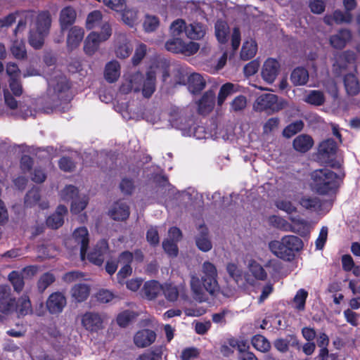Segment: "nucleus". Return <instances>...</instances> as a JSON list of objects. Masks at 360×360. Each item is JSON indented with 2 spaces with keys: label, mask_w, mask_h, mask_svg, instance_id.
<instances>
[{
  "label": "nucleus",
  "mask_w": 360,
  "mask_h": 360,
  "mask_svg": "<svg viewBox=\"0 0 360 360\" xmlns=\"http://www.w3.org/2000/svg\"><path fill=\"white\" fill-rule=\"evenodd\" d=\"M335 142L332 139H327L321 142L319 147V155L320 158L328 162L336 151Z\"/></svg>",
  "instance_id": "obj_26"
},
{
  "label": "nucleus",
  "mask_w": 360,
  "mask_h": 360,
  "mask_svg": "<svg viewBox=\"0 0 360 360\" xmlns=\"http://www.w3.org/2000/svg\"><path fill=\"white\" fill-rule=\"evenodd\" d=\"M112 35V28L108 22L102 25L100 32L92 31L86 37L84 51L89 56L94 55L101 43L107 41Z\"/></svg>",
  "instance_id": "obj_7"
},
{
  "label": "nucleus",
  "mask_w": 360,
  "mask_h": 360,
  "mask_svg": "<svg viewBox=\"0 0 360 360\" xmlns=\"http://www.w3.org/2000/svg\"><path fill=\"white\" fill-rule=\"evenodd\" d=\"M169 122L172 127L181 130L186 129L187 126L189 125L187 120L181 115L178 109L174 110L171 113Z\"/></svg>",
  "instance_id": "obj_44"
},
{
  "label": "nucleus",
  "mask_w": 360,
  "mask_h": 360,
  "mask_svg": "<svg viewBox=\"0 0 360 360\" xmlns=\"http://www.w3.org/2000/svg\"><path fill=\"white\" fill-rule=\"evenodd\" d=\"M162 292L165 299L171 302L177 301L179 297L185 300L188 299L186 288L184 283L175 285L173 283L166 282L162 284Z\"/></svg>",
  "instance_id": "obj_13"
},
{
  "label": "nucleus",
  "mask_w": 360,
  "mask_h": 360,
  "mask_svg": "<svg viewBox=\"0 0 360 360\" xmlns=\"http://www.w3.org/2000/svg\"><path fill=\"white\" fill-rule=\"evenodd\" d=\"M82 324L88 330L98 331L103 328V319L98 314L87 312L82 316Z\"/></svg>",
  "instance_id": "obj_19"
},
{
  "label": "nucleus",
  "mask_w": 360,
  "mask_h": 360,
  "mask_svg": "<svg viewBox=\"0 0 360 360\" xmlns=\"http://www.w3.org/2000/svg\"><path fill=\"white\" fill-rule=\"evenodd\" d=\"M108 250V245L106 240L99 241L93 250L87 255V259L91 263L101 266L104 261V256Z\"/></svg>",
  "instance_id": "obj_17"
},
{
  "label": "nucleus",
  "mask_w": 360,
  "mask_h": 360,
  "mask_svg": "<svg viewBox=\"0 0 360 360\" xmlns=\"http://www.w3.org/2000/svg\"><path fill=\"white\" fill-rule=\"evenodd\" d=\"M133 50L129 39L125 34L117 36L115 41V53L120 58L129 57Z\"/></svg>",
  "instance_id": "obj_16"
},
{
  "label": "nucleus",
  "mask_w": 360,
  "mask_h": 360,
  "mask_svg": "<svg viewBox=\"0 0 360 360\" xmlns=\"http://www.w3.org/2000/svg\"><path fill=\"white\" fill-rule=\"evenodd\" d=\"M185 22L183 20L178 19L174 21L170 26V34L172 37H179L186 29Z\"/></svg>",
  "instance_id": "obj_54"
},
{
  "label": "nucleus",
  "mask_w": 360,
  "mask_h": 360,
  "mask_svg": "<svg viewBox=\"0 0 360 360\" xmlns=\"http://www.w3.org/2000/svg\"><path fill=\"white\" fill-rule=\"evenodd\" d=\"M147 51V47L143 44L137 45L135 49V53L132 57V63L134 65H138L141 60L145 57Z\"/></svg>",
  "instance_id": "obj_61"
},
{
  "label": "nucleus",
  "mask_w": 360,
  "mask_h": 360,
  "mask_svg": "<svg viewBox=\"0 0 360 360\" xmlns=\"http://www.w3.org/2000/svg\"><path fill=\"white\" fill-rule=\"evenodd\" d=\"M115 295L112 291L107 289H101L96 294L97 300L102 303H108L116 298Z\"/></svg>",
  "instance_id": "obj_63"
},
{
  "label": "nucleus",
  "mask_w": 360,
  "mask_h": 360,
  "mask_svg": "<svg viewBox=\"0 0 360 360\" xmlns=\"http://www.w3.org/2000/svg\"><path fill=\"white\" fill-rule=\"evenodd\" d=\"M142 291L146 299L155 300L162 291V285L156 281H149L145 283Z\"/></svg>",
  "instance_id": "obj_27"
},
{
  "label": "nucleus",
  "mask_w": 360,
  "mask_h": 360,
  "mask_svg": "<svg viewBox=\"0 0 360 360\" xmlns=\"http://www.w3.org/2000/svg\"><path fill=\"white\" fill-rule=\"evenodd\" d=\"M33 17L34 13L32 11H22L11 13L0 19V28L11 26L18 19V25L15 30V33H16L18 31L23 30L26 27L27 22Z\"/></svg>",
  "instance_id": "obj_11"
},
{
  "label": "nucleus",
  "mask_w": 360,
  "mask_h": 360,
  "mask_svg": "<svg viewBox=\"0 0 360 360\" xmlns=\"http://www.w3.org/2000/svg\"><path fill=\"white\" fill-rule=\"evenodd\" d=\"M159 20L157 17L150 15H146L143 22V29L147 32L155 31L159 26Z\"/></svg>",
  "instance_id": "obj_52"
},
{
  "label": "nucleus",
  "mask_w": 360,
  "mask_h": 360,
  "mask_svg": "<svg viewBox=\"0 0 360 360\" xmlns=\"http://www.w3.org/2000/svg\"><path fill=\"white\" fill-rule=\"evenodd\" d=\"M309 79V73L303 68H297L291 73L290 80L295 86L304 85Z\"/></svg>",
  "instance_id": "obj_38"
},
{
  "label": "nucleus",
  "mask_w": 360,
  "mask_h": 360,
  "mask_svg": "<svg viewBox=\"0 0 360 360\" xmlns=\"http://www.w3.org/2000/svg\"><path fill=\"white\" fill-rule=\"evenodd\" d=\"M276 206L278 209L291 214L296 211V207L287 199H278L276 202Z\"/></svg>",
  "instance_id": "obj_57"
},
{
  "label": "nucleus",
  "mask_w": 360,
  "mask_h": 360,
  "mask_svg": "<svg viewBox=\"0 0 360 360\" xmlns=\"http://www.w3.org/2000/svg\"><path fill=\"white\" fill-rule=\"evenodd\" d=\"M238 91L239 86L237 84L230 82L223 84L217 96V105L221 106L229 96Z\"/></svg>",
  "instance_id": "obj_32"
},
{
  "label": "nucleus",
  "mask_w": 360,
  "mask_h": 360,
  "mask_svg": "<svg viewBox=\"0 0 360 360\" xmlns=\"http://www.w3.org/2000/svg\"><path fill=\"white\" fill-rule=\"evenodd\" d=\"M51 24L50 13L43 11L38 14L36 20L30 25L29 43L34 49L41 48L48 35Z\"/></svg>",
  "instance_id": "obj_6"
},
{
  "label": "nucleus",
  "mask_w": 360,
  "mask_h": 360,
  "mask_svg": "<svg viewBox=\"0 0 360 360\" xmlns=\"http://www.w3.org/2000/svg\"><path fill=\"white\" fill-rule=\"evenodd\" d=\"M226 271L233 280L238 283L242 276V271L238 268V265L233 262H229L226 266Z\"/></svg>",
  "instance_id": "obj_58"
},
{
  "label": "nucleus",
  "mask_w": 360,
  "mask_h": 360,
  "mask_svg": "<svg viewBox=\"0 0 360 360\" xmlns=\"http://www.w3.org/2000/svg\"><path fill=\"white\" fill-rule=\"evenodd\" d=\"M269 248L275 256L290 262L294 259L295 253L302 249L303 243L297 236H285L279 240L270 242Z\"/></svg>",
  "instance_id": "obj_4"
},
{
  "label": "nucleus",
  "mask_w": 360,
  "mask_h": 360,
  "mask_svg": "<svg viewBox=\"0 0 360 360\" xmlns=\"http://www.w3.org/2000/svg\"><path fill=\"white\" fill-rule=\"evenodd\" d=\"M120 76V65L117 60H112L105 65L104 77L110 83L116 82Z\"/></svg>",
  "instance_id": "obj_28"
},
{
  "label": "nucleus",
  "mask_w": 360,
  "mask_h": 360,
  "mask_svg": "<svg viewBox=\"0 0 360 360\" xmlns=\"http://www.w3.org/2000/svg\"><path fill=\"white\" fill-rule=\"evenodd\" d=\"M217 277L218 272L215 265L208 261L203 262L200 279L195 275H192L191 278V288L195 298L201 300L204 290L211 295H216L220 290Z\"/></svg>",
  "instance_id": "obj_2"
},
{
  "label": "nucleus",
  "mask_w": 360,
  "mask_h": 360,
  "mask_svg": "<svg viewBox=\"0 0 360 360\" xmlns=\"http://www.w3.org/2000/svg\"><path fill=\"white\" fill-rule=\"evenodd\" d=\"M257 50L256 42L252 40H248L244 42L240 52V57L243 60H249L255 56Z\"/></svg>",
  "instance_id": "obj_43"
},
{
  "label": "nucleus",
  "mask_w": 360,
  "mask_h": 360,
  "mask_svg": "<svg viewBox=\"0 0 360 360\" xmlns=\"http://www.w3.org/2000/svg\"><path fill=\"white\" fill-rule=\"evenodd\" d=\"M84 30L83 27L74 25L68 30L66 44L69 50L77 49L84 39Z\"/></svg>",
  "instance_id": "obj_15"
},
{
  "label": "nucleus",
  "mask_w": 360,
  "mask_h": 360,
  "mask_svg": "<svg viewBox=\"0 0 360 360\" xmlns=\"http://www.w3.org/2000/svg\"><path fill=\"white\" fill-rule=\"evenodd\" d=\"M200 231L201 234L196 238V245L201 251L208 252L212 249V245L207 238V229L206 227L201 226Z\"/></svg>",
  "instance_id": "obj_37"
},
{
  "label": "nucleus",
  "mask_w": 360,
  "mask_h": 360,
  "mask_svg": "<svg viewBox=\"0 0 360 360\" xmlns=\"http://www.w3.org/2000/svg\"><path fill=\"white\" fill-rule=\"evenodd\" d=\"M354 60V54L352 52H345L340 55H339L336 61L333 65V67L335 70L338 68L340 69L346 68V62L349 63Z\"/></svg>",
  "instance_id": "obj_49"
},
{
  "label": "nucleus",
  "mask_w": 360,
  "mask_h": 360,
  "mask_svg": "<svg viewBox=\"0 0 360 360\" xmlns=\"http://www.w3.org/2000/svg\"><path fill=\"white\" fill-rule=\"evenodd\" d=\"M300 205L306 210L321 212L322 203L318 197L305 195L300 200Z\"/></svg>",
  "instance_id": "obj_36"
},
{
  "label": "nucleus",
  "mask_w": 360,
  "mask_h": 360,
  "mask_svg": "<svg viewBox=\"0 0 360 360\" xmlns=\"http://www.w3.org/2000/svg\"><path fill=\"white\" fill-rule=\"evenodd\" d=\"M307 296L308 292L304 289H300L293 299L294 307L300 311L304 310Z\"/></svg>",
  "instance_id": "obj_50"
},
{
  "label": "nucleus",
  "mask_w": 360,
  "mask_h": 360,
  "mask_svg": "<svg viewBox=\"0 0 360 360\" xmlns=\"http://www.w3.org/2000/svg\"><path fill=\"white\" fill-rule=\"evenodd\" d=\"M248 269L255 280L264 281L267 274L263 267L255 261H250L248 263Z\"/></svg>",
  "instance_id": "obj_46"
},
{
  "label": "nucleus",
  "mask_w": 360,
  "mask_h": 360,
  "mask_svg": "<svg viewBox=\"0 0 360 360\" xmlns=\"http://www.w3.org/2000/svg\"><path fill=\"white\" fill-rule=\"evenodd\" d=\"M136 314L131 311H124L120 313L117 318V322L122 327L127 326L135 317Z\"/></svg>",
  "instance_id": "obj_55"
},
{
  "label": "nucleus",
  "mask_w": 360,
  "mask_h": 360,
  "mask_svg": "<svg viewBox=\"0 0 360 360\" xmlns=\"http://www.w3.org/2000/svg\"><path fill=\"white\" fill-rule=\"evenodd\" d=\"M65 305L66 299L60 292L52 293L46 301V307L51 314L61 312Z\"/></svg>",
  "instance_id": "obj_20"
},
{
  "label": "nucleus",
  "mask_w": 360,
  "mask_h": 360,
  "mask_svg": "<svg viewBox=\"0 0 360 360\" xmlns=\"http://www.w3.org/2000/svg\"><path fill=\"white\" fill-rule=\"evenodd\" d=\"M165 46L168 51L187 56L195 54L200 49L199 44L194 41H186L179 37H171L166 41Z\"/></svg>",
  "instance_id": "obj_9"
},
{
  "label": "nucleus",
  "mask_w": 360,
  "mask_h": 360,
  "mask_svg": "<svg viewBox=\"0 0 360 360\" xmlns=\"http://www.w3.org/2000/svg\"><path fill=\"white\" fill-rule=\"evenodd\" d=\"M176 72L179 74V78L176 82L179 84L184 83L188 78V88L193 93L202 90L205 86V79L198 73H193L189 77L182 68L177 67Z\"/></svg>",
  "instance_id": "obj_12"
},
{
  "label": "nucleus",
  "mask_w": 360,
  "mask_h": 360,
  "mask_svg": "<svg viewBox=\"0 0 360 360\" xmlns=\"http://www.w3.org/2000/svg\"><path fill=\"white\" fill-rule=\"evenodd\" d=\"M89 202V198L86 195L79 196L77 198H74L71 205V212L73 214H78L84 210Z\"/></svg>",
  "instance_id": "obj_48"
},
{
  "label": "nucleus",
  "mask_w": 360,
  "mask_h": 360,
  "mask_svg": "<svg viewBox=\"0 0 360 360\" xmlns=\"http://www.w3.org/2000/svg\"><path fill=\"white\" fill-rule=\"evenodd\" d=\"M290 220L292 224L280 217L273 216L270 219L274 226L285 231L302 233L308 230V224L305 221L297 217H290Z\"/></svg>",
  "instance_id": "obj_10"
},
{
  "label": "nucleus",
  "mask_w": 360,
  "mask_h": 360,
  "mask_svg": "<svg viewBox=\"0 0 360 360\" xmlns=\"http://www.w3.org/2000/svg\"><path fill=\"white\" fill-rule=\"evenodd\" d=\"M49 91L52 89L58 96L60 94L65 93L70 88L68 79L62 75L51 79L49 82Z\"/></svg>",
  "instance_id": "obj_24"
},
{
  "label": "nucleus",
  "mask_w": 360,
  "mask_h": 360,
  "mask_svg": "<svg viewBox=\"0 0 360 360\" xmlns=\"http://www.w3.org/2000/svg\"><path fill=\"white\" fill-rule=\"evenodd\" d=\"M102 13L98 11H94L91 12L86 17V28L87 30H93L96 27L101 26L105 22H103Z\"/></svg>",
  "instance_id": "obj_41"
},
{
  "label": "nucleus",
  "mask_w": 360,
  "mask_h": 360,
  "mask_svg": "<svg viewBox=\"0 0 360 360\" xmlns=\"http://www.w3.org/2000/svg\"><path fill=\"white\" fill-rule=\"evenodd\" d=\"M200 354V351L196 347H187L182 350L180 358L181 360H193Z\"/></svg>",
  "instance_id": "obj_64"
},
{
  "label": "nucleus",
  "mask_w": 360,
  "mask_h": 360,
  "mask_svg": "<svg viewBox=\"0 0 360 360\" xmlns=\"http://www.w3.org/2000/svg\"><path fill=\"white\" fill-rule=\"evenodd\" d=\"M78 191L77 188L73 186H65L60 192V198L65 201L73 200L77 196Z\"/></svg>",
  "instance_id": "obj_60"
},
{
  "label": "nucleus",
  "mask_w": 360,
  "mask_h": 360,
  "mask_svg": "<svg viewBox=\"0 0 360 360\" xmlns=\"http://www.w3.org/2000/svg\"><path fill=\"white\" fill-rule=\"evenodd\" d=\"M215 95L213 91L206 92L198 102V111L200 114H207L214 106Z\"/></svg>",
  "instance_id": "obj_29"
},
{
  "label": "nucleus",
  "mask_w": 360,
  "mask_h": 360,
  "mask_svg": "<svg viewBox=\"0 0 360 360\" xmlns=\"http://www.w3.org/2000/svg\"><path fill=\"white\" fill-rule=\"evenodd\" d=\"M108 214L114 220H125L129 216V206L125 202H117L110 209Z\"/></svg>",
  "instance_id": "obj_23"
},
{
  "label": "nucleus",
  "mask_w": 360,
  "mask_h": 360,
  "mask_svg": "<svg viewBox=\"0 0 360 360\" xmlns=\"http://www.w3.org/2000/svg\"><path fill=\"white\" fill-rule=\"evenodd\" d=\"M314 145L312 138L307 134H300L293 141V148L300 153L307 152Z\"/></svg>",
  "instance_id": "obj_30"
},
{
  "label": "nucleus",
  "mask_w": 360,
  "mask_h": 360,
  "mask_svg": "<svg viewBox=\"0 0 360 360\" xmlns=\"http://www.w3.org/2000/svg\"><path fill=\"white\" fill-rule=\"evenodd\" d=\"M55 280V277L52 274L46 273L43 274L38 281L39 290L43 292Z\"/></svg>",
  "instance_id": "obj_59"
},
{
  "label": "nucleus",
  "mask_w": 360,
  "mask_h": 360,
  "mask_svg": "<svg viewBox=\"0 0 360 360\" xmlns=\"http://www.w3.org/2000/svg\"><path fill=\"white\" fill-rule=\"evenodd\" d=\"M156 334L151 330L144 329L138 331L134 337V342L138 347L143 348L155 342Z\"/></svg>",
  "instance_id": "obj_21"
},
{
  "label": "nucleus",
  "mask_w": 360,
  "mask_h": 360,
  "mask_svg": "<svg viewBox=\"0 0 360 360\" xmlns=\"http://www.w3.org/2000/svg\"><path fill=\"white\" fill-rule=\"evenodd\" d=\"M344 83L348 94L356 95L359 92V82L354 75L349 74L346 75L344 79Z\"/></svg>",
  "instance_id": "obj_45"
},
{
  "label": "nucleus",
  "mask_w": 360,
  "mask_h": 360,
  "mask_svg": "<svg viewBox=\"0 0 360 360\" xmlns=\"http://www.w3.org/2000/svg\"><path fill=\"white\" fill-rule=\"evenodd\" d=\"M68 210L64 205H59L54 214L50 216L47 220V226L51 229H58L61 226L64 222V217L66 215Z\"/></svg>",
  "instance_id": "obj_25"
},
{
  "label": "nucleus",
  "mask_w": 360,
  "mask_h": 360,
  "mask_svg": "<svg viewBox=\"0 0 360 360\" xmlns=\"http://www.w3.org/2000/svg\"><path fill=\"white\" fill-rule=\"evenodd\" d=\"M77 18V12L72 6H65L60 12L59 24L62 31L72 25Z\"/></svg>",
  "instance_id": "obj_22"
},
{
  "label": "nucleus",
  "mask_w": 360,
  "mask_h": 360,
  "mask_svg": "<svg viewBox=\"0 0 360 360\" xmlns=\"http://www.w3.org/2000/svg\"><path fill=\"white\" fill-rule=\"evenodd\" d=\"M167 68V63L165 61L155 62L148 70L146 79L139 72H127L124 75L120 90L123 94L141 90L145 97H150L155 90L156 75L161 73L163 80H165L169 76Z\"/></svg>",
  "instance_id": "obj_1"
},
{
  "label": "nucleus",
  "mask_w": 360,
  "mask_h": 360,
  "mask_svg": "<svg viewBox=\"0 0 360 360\" xmlns=\"http://www.w3.org/2000/svg\"><path fill=\"white\" fill-rule=\"evenodd\" d=\"M12 55L16 59H24L27 56L25 44L22 39H15L12 42L10 48Z\"/></svg>",
  "instance_id": "obj_40"
},
{
  "label": "nucleus",
  "mask_w": 360,
  "mask_h": 360,
  "mask_svg": "<svg viewBox=\"0 0 360 360\" xmlns=\"http://www.w3.org/2000/svg\"><path fill=\"white\" fill-rule=\"evenodd\" d=\"M251 344L255 349L261 352H267L271 348L269 340L261 335H254L251 339Z\"/></svg>",
  "instance_id": "obj_42"
},
{
  "label": "nucleus",
  "mask_w": 360,
  "mask_h": 360,
  "mask_svg": "<svg viewBox=\"0 0 360 360\" xmlns=\"http://www.w3.org/2000/svg\"><path fill=\"white\" fill-rule=\"evenodd\" d=\"M351 39V33L347 30H341L330 39L331 46L335 49H341Z\"/></svg>",
  "instance_id": "obj_31"
},
{
  "label": "nucleus",
  "mask_w": 360,
  "mask_h": 360,
  "mask_svg": "<svg viewBox=\"0 0 360 360\" xmlns=\"http://www.w3.org/2000/svg\"><path fill=\"white\" fill-rule=\"evenodd\" d=\"M229 32V27L226 22L219 20L216 22L215 35L219 43L224 44L227 41Z\"/></svg>",
  "instance_id": "obj_39"
},
{
  "label": "nucleus",
  "mask_w": 360,
  "mask_h": 360,
  "mask_svg": "<svg viewBox=\"0 0 360 360\" xmlns=\"http://www.w3.org/2000/svg\"><path fill=\"white\" fill-rule=\"evenodd\" d=\"M247 99L244 96H238L230 103L231 111H241L246 107Z\"/></svg>",
  "instance_id": "obj_56"
},
{
  "label": "nucleus",
  "mask_w": 360,
  "mask_h": 360,
  "mask_svg": "<svg viewBox=\"0 0 360 360\" xmlns=\"http://www.w3.org/2000/svg\"><path fill=\"white\" fill-rule=\"evenodd\" d=\"M304 101L311 105H321L325 101V96L322 91L312 90L306 95Z\"/></svg>",
  "instance_id": "obj_47"
},
{
  "label": "nucleus",
  "mask_w": 360,
  "mask_h": 360,
  "mask_svg": "<svg viewBox=\"0 0 360 360\" xmlns=\"http://www.w3.org/2000/svg\"><path fill=\"white\" fill-rule=\"evenodd\" d=\"M309 186L320 195H330L338 189L340 180L338 175L329 169H320L310 174Z\"/></svg>",
  "instance_id": "obj_3"
},
{
  "label": "nucleus",
  "mask_w": 360,
  "mask_h": 360,
  "mask_svg": "<svg viewBox=\"0 0 360 360\" xmlns=\"http://www.w3.org/2000/svg\"><path fill=\"white\" fill-rule=\"evenodd\" d=\"M205 27L199 22H192L186 29V36L191 39H200L205 35Z\"/></svg>",
  "instance_id": "obj_33"
},
{
  "label": "nucleus",
  "mask_w": 360,
  "mask_h": 360,
  "mask_svg": "<svg viewBox=\"0 0 360 360\" xmlns=\"http://www.w3.org/2000/svg\"><path fill=\"white\" fill-rule=\"evenodd\" d=\"M18 311L20 315L28 314L32 311L31 302L27 296H22L16 303L14 298L10 296V288L6 285H0V311L11 314Z\"/></svg>",
  "instance_id": "obj_5"
},
{
  "label": "nucleus",
  "mask_w": 360,
  "mask_h": 360,
  "mask_svg": "<svg viewBox=\"0 0 360 360\" xmlns=\"http://www.w3.org/2000/svg\"><path fill=\"white\" fill-rule=\"evenodd\" d=\"M278 62L273 58L267 59L263 65L262 76L264 80L268 83H272L275 80L279 70Z\"/></svg>",
  "instance_id": "obj_18"
},
{
  "label": "nucleus",
  "mask_w": 360,
  "mask_h": 360,
  "mask_svg": "<svg viewBox=\"0 0 360 360\" xmlns=\"http://www.w3.org/2000/svg\"><path fill=\"white\" fill-rule=\"evenodd\" d=\"M89 286L84 283L76 284L71 290L72 297L77 302L86 300L89 295Z\"/></svg>",
  "instance_id": "obj_34"
},
{
  "label": "nucleus",
  "mask_w": 360,
  "mask_h": 360,
  "mask_svg": "<svg viewBox=\"0 0 360 360\" xmlns=\"http://www.w3.org/2000/svg\"><path fill=\"white\" fill-rule=\"evenodd\" d=\"M304 124L302 121H296L287 126L283 131V134L285 137L290 138L300 131L303 128Z\"/></svg>",
  "instance_id": "obj_53"
},
{
  "label": "nucleus",
  "mask_w": 360,
  "mask_h": 360,
  "mask_svg": "<svg viewBox=\"0 0 360 360\" xmlns=\"http://www.w3.org/2000/svg\"><path fill=\"white\" fill-rule=\"evenodd\" d=\"M287 105V102L273 94H264L258 96L253 104L256 111L270 110L278 112Z\"/></svg>",
  "instance_id": "obj_8"
},
{
  "label": "nucleus",
  "mask_w": 360,
  "mask_h": 360,
  "mask_svg": "<svg viewBox=\"0 0 360 360\" xmlns=\"http://www.w3.org/2000/svg\"><path fill=\"white\" fill-rule=\"evenodd\" d=\"M72 240L79 246L80 257L84 261L89 243V235L87 229L84 226L76 229L72 233Z\"/></svg>",
  "instance_id": "obj_14"
},
{
  "label": "nucleus",
  "mask_w": 360,
  "mask_h": 360,
  "mask_svg": "<svg viewBox=\"0 0 360 360\" xmlns=\"http://www.w3.org/2000/svg\"><path fill=\"white\" fill-rule=\"evenodd\" d=\"M8 278L11 283L13 284L15 290H16L17 292H20L22 290L24 285V282L22 278L18 273L15 271L11 272L8 276Z\"/></svg>",
  "instance_id": "obj_62"
},
{
  "label": "nucleus",
  "mask_w": 360,
  "mask_h": 360,
  "mask_svg": "<svg viewBox=\"0 0 360 360\" xmlns=\"http://www.w3.org/2000/svg\"><path fill=\"white\" fill-rule=\"evenodd\" d=\"M352 15L350 13H343L340 11H335L332 15H326L324 17V22L328 25H332L333 22L337 24L343 22H349L352 20Z\"/></svg>",
  "instance_id": "obj_35"
},
{
  "label": "nucleus",
  "mask_w": 360,
  "mask_h": 360,
  "mask_svg": "<svg viewBox=\"0 0 360 360\" xmlns=\"http://www.w3.org/2000/svg\"><path fill=\"white\" fill-rule=\"evenodd\" d=\"M123 22L129 27H134L138 21L137 11L134 9H127L122 13Z\"/></svg>",
  "instance_id": "obj_51"
}]
</instances>
